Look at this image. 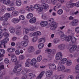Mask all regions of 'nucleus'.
<instances>
[{"mask_svg":"<svg viewBox=\"0 0 79 79\" xmlns=\"http://www.w3.org/2000/svg\"><path fill=\"white\" fill-rule=\"evenodd\" d=\"M11 22L13 24H17L19 22V20L18 18H13L11 19Z\"/></svg>","mask_w":79,"mask_h":79,"instance_id":"obj_14","label":"nucleus"},{"mask_svg":"<svg viewBox=\"0 0 79 79\" xmlns=\"http://www.w3.org/2000/svg\"><path fill=\"white\" fill-rule=\"evenodd\" d=\"M19 58L20 60H23L24 59V56L23 55H21L19 56Z\"/></svg>","mask_w":79,"mask_h":79,"instance_id":"obj_54","label":"nucleus"},{"mask_svg":"<svg viewBox=\"0 0 79 79\" xmlns=\"http://www.w3.org/2000/svg\"><path fill=\"white\" fill-rule=\"evenodd\" d=\"M49 25L52 26L50 29L52 31H55L57 28V25L56 23V22H53L52 23H50Z\"/></svg>","mask_w":79,"mask_h":79,"instance_id":"obj_9","label":"nucleus"},{"mask_svg":"<svg viewBox=\"0 0 79 79\" xmlns=\"http://www.w3.org/2000/svg\"><path fill=\"white\" fill-rule=\"evenodd\" d=\"M24 33H25L26 34H29V29H28V28H24L23 32V34H24Z\"/></svg>","mask_w":79,"mask_h":79,"instance_id":"obj_38","label":"nucleus"},{"mask_svg":"<svg viewBox=\"0 0 79 79\" xmlns=\"http://www.w3.org/2000/svg\"><path fill=\"white\" fill-rule=\"evenodd\" d=\"M21 27L19 26H17L15 28L13 27H10L9 31L10 33L14 34L15 32L16 35H21Z\"/></svg>","mask_w":79,"mask_h":79,"instance_id":"obj_1","label":"nucleus"},{"mask_svg":"<svg viewBox=\"0 0 79 79\" xmlns=\"http://www.w3.org/2000/svg\"><path fill=\"white\" fill-rule=\"evenodd\" d=\"M51 2L54 5H56V3H57V0H51Z\"/></svg>","mask_w":79,"mask_h":79,"instance_id":"obj_50","label":"nucleus"},{"mask_svg":"<svg viewBox=\"0 0 79 79\" xmlns=\"http://www.w3.org/2000/svg\"><path fill=\"white\" fill-rule=\"evenodd\" d=\"M25 10L26 11H30L31 10V9L29 6H27L25 8Z\"/></svg>","mask_w":79,"mask_h":79,"instance_id":"obj_57","label":"nucleus"},{"mask_svg":"<svg viewBox=\"0 0 79 79\" xmlns=\"http://www.w3.org/2000/svg\"><path fill=\"white\" fill-rule=\"evenodd\" d=\"M2 2L3 4L7 5H9L10 4V0H3L2 1Z\"/></svg>","mask_w":79,"mask_h":79,"instance_id":"obj_31","label":"nucleus"},{"mask_svg":"<svg viewBox=\"0 0 79 79\" xmlns=\"http://www.w3.org/2000/svg\"><path fill=\"white\" fill-rule=\"evenodd\" d=\"M71 71V70L69 69H66L64 71V72L66 73H70Z\"/></svg>","mask_w":79,"mask_h":79,"instance_id":"obj_61","label":"nucleus"},{"mask_svg":"<svg viewBox=\"0 0 79 79\" xmlns=\"http://www.w3.org/2000/svg\"><path fill=\"white\" fill-rule=\"evenodd\" d=\"M41 52V50L40 49L38 50L35 52V54H36V55H39V54H40Z\"/></svg>","mask_w":79,"mask_h":79,"instance_id":"obj_52","label":"nucleus"},{"mask_svg":"<svg viewBox=\"0 0 79 79\" xmlns=\"http://www.w3.org/2000/svg\"><path fill=\"white\" fill-rule=\"evenodd\" d=\"M45 74L46 77H49L52 76V74H53V72L50 70H48L46 72Z\"/></svg>","mask_w":79,"mask_h":79,"instance_id":"obj_15","label":"nucleus"},{"mask_svg":"<svg viewBox=\"0 0 79 79\" xmlns=\"http://www.w3.org/2000/svg\"><path fill=\"white\" fill-rule=\"evenodd\" d=\"M4 65H1L0 66V78H2L3 77V76L5 75V73H3V72L1 71V70L4 69Z\"/></svg>","mask_w":79,"mask_h":79,"instance_id":"obj_12","label":"nucleus"},{"mask_svg":"<svg viewBox=\"0 0 79 79\" xmlns=\"http://www.w3.org/2000/svg\"><path fill=\"white\" fill-rule=\"evenodd\" d=\"M15 49L13 48H9L7 49L8 52L10 53L15 52Z\"/></svg>","mask_w":79,"mask_h":79,"instance_id":"obj_39","label":"nucleus"},{"mask_svg":"<svg viewBox=\"0 0 79 79\" xmlns=\"http://www.w3.org/2000/svg\"><path fill=\"white\" fill-rule=\"evenodd\" d=\"M29 42V40H26L25 41H22L21 43V44L23 47H27L28 44L27 43Z\"/></svg>","mask_w":79,"mask_h":79,"instance_id":"obj_13","label":"nucleus"},{"mask_svg":"<svg viewBox=\"0 0 79 79\" xmlns=\"http://www.w3.org/2000/svg\"><path fill=\"white\" fill-rule=\"evenodd\" d=\"M63 54L61 52L57 53L56 56V60H60L62 59Z\"/></svg>","mask_w":79,"mask_h":79,"instance_id":"obj_7","label":"nucleus"},{"mask_svg":"<svg viewBox=\"0 0 79 79\" xmlns=\"http://www.w3.org/2000/svg\"><path fill=\"white\" fill-rule=\"evenodd\" d=\"M23 40H28L29 39V37L27 35H25L23 38Z\"/></svg>","mask_w":79,"mask_h":79,"instance_id":"obj_60","label":"nucleus"},{"mask_svg":"<svg viewBox=\"0 0 79 79\" xmlns=\"http://www.w3.org/2000/svg\"><path fill=\"white\" fill-rule=\"evenodd\" d=\"M67 79H74V76L72 75H70L68 77Z\"/></svg>","mask_w":79,"mask_h":79,"instance_id":"obj_55","label":"nucleus"},{"mask_svg":"<svg viewBox=\"0 0 79 79\" xmlns=\"http://www.w3.org/2000/svg\"><path fill=\"white\" fill-rule=\"evenodd\" d=\"M55 20L53 19V18H51L49 20H48V22L50 23H49V24H52V23H55V22H54Z\"/></svg>","mask_w":79,"mask_h":79,"instance_id":"obj_48","label":"nucleus"},{"mask_svg":"<svg viewBox=\"0 0 79 79\" xmlns=\"http://www.w3.org/2000/svg\"><path fill=\"white\" fill-rule=\"evenodd\" d=\"M78 20L77 19L73 20L71 23L72 26H77L78 24Z\"/></svg>","mask_w":79,"mask_h":79,"instance_id":"obj_22","label":"nucleus"},{"mask_svg":"<svg viewBox=\"0 0 79 79\" xmlns=\"http://www.w3.org/2000/svg\"><path fill=\"white\" fill-rule=\"evenodd\" d=\"M40 24L42 27H45L48 25V22L45 21H42L41 22Z\"/></svg>","mask_w":79,"mask_h":79,"instance_id":"obj_17","label":"nucleus"},{"mask_svg":"<svg viewBox=\"0 0 79 79\" xmlns=\"http://www.w3.org/2000/svg\"><path fill=\"white\" fill-rule=\"evenodd\" d=\"M11 60L13 62H16L17 60L16 57L15 56H11Z\"/></svg>","mask_w":79,"mask_h":79,"instance_id":"obj_36","label":"nucleus"},{"mask_svg":"<svg viewBox=\"0 0 79 79\" xmlns=\"http://www.w3.org/2000/svg\"><path fill=\"white\" fill-rule=\"evenodd\" d=\"M72 64V62L71 60H69V61L67 60L66 63V65L68 66H71V65Z\"/></svg>","mask_w":79,"mask_h":79,"instance_id":"obj_45","label":"nucleus"},{"mask_svg":"<svg viewBox=\"0 0 79 79\" xmlns=\"http://www.w3.org/2000/svg\"><path fill=\"white\" fill-rule=\"evenodd\" d=\"M65 68V66L64 65H62L59 66L57 69V70L58 71H61L63 70H64Z\"/></svg>","mask_w":79,"mask_h":79,"instance_id":"obj_18","label":"nucleus"},{"mask_svg":"<svg viewBox=\"0 0 79 79\" xmlns=\"http://www.w3.org/2000/svg\"><path fill=\"white\" fill-rule=\"evenodd\" d=\"M45 74V72H42L40 74V75L37 77L36 79H40L42 77V76H43L44 74Z\"/></svg>","mask_w":79,"mask_h":79,"instance_id":"obj_33","label":"nucleus"},{"mask_svg":"<svg viewBox=\"0 0 79 79\" xmlns=\"http://www.w3.org/2000/svg\"><path fill=\"white\" fill-rule=\"evenodd\" d=\"M25 19V17L23 15H20L19 17V21H20V20H24Z\"/></svg>","mask_w":79,"mask_h":79,"instance_id":"obj_41","label":"nucleus"},{"mask_svg":"<svg viewBox=\"0 0 79 79\" xmlns=\"http://www.w3.org/2000/svg\"><path fill=\"white\" fill-rule=\"evenodd\" d=\"M1 10L2 12L5 11V10H6V7L4 6H2L1 8Z\"/></svg>","mask_w":79,"mask_h":79,"instance_id":"obj_43","label":"nucleus"},{"mask_svg":"<svg viewBox=\"0 0 79 79\" xmlns=\"http://www.w3.org/2000/svg\"><path fill=\"white\" fill-rule=\"evenodd\" d=\"M35 8L36 9L37 13H40L43 10V8L39 6V5L36 4L35 5Z\"/></svg>","mask_w":79,"mask_h":79,"instance_id":"obj_8","label":"nucleus"},{"mask_svg":"<svg viewBox=\"0 0 79 79\" xmlns=\"http://www.w3.org/2000/svg\"><path fill=\"white\" fill-rule=\"evenodd\" d=\"M35 50L34 48V47L30 46L29 47L28 52L29 53H31V52H34Z\"/></svg>","mask_w":79,"mask_h":79,"instance_id":"obj_26","label":"nucleus"},{"mask_svg":"<svg viewBox=\"0 0 79 79\" xmlns=\"http://www.w3.org/2000/svg\"><path fill=\"white\" fill-rule=\"evenodd\" d=\"M35 22H36V19L35 17L32 18L29 20V23L31 24L35 23Z\"/></svg>","mask_w":79,"mask_h":79,"instance_id":"obj_28","label":"nucleus"},{"mask_svg":"<svg viewBox=\"0 0 79 79\" xmlns=\"http://www.w3.org/2000/svg\"><path fill=\"white\" fill-rule=\"evenodd\" d=\"M34 34L36 36L34 37L32 40H38L39 38L37 36H40V35H41L42 33H41V32L40 31H37L35 32Z\"/></svg>","mask_w":79,"mask_h":79,"instance_id":"obj_11","label":"nucleus"},{"mask_svg":"<svg viewBox=\"0 0 79 79\" xmlns=\"http://www.w3.org/2000/svg\"><path fill=\"white\" fill-rule=\"evenodd\" d=\"M60 34H62V35L60 36L61 39H64V40H72V39H74V40H77V39L76 38L74 37H73L72 38V36L70 35L68 36L66 38V36L64 35V33L62 31H60Z\"/></svg>","mask_w":79,"mask_h":79,"instance_id":"obj_2","label":"nucleus"},{"mask_svg":"<svg viewBox=\"0 0 79 79\" xmlns=\"http://www.w3.org/2000/svg\"><path fill=\"white\" fill-rule=\"evenodd\" d=\"M33 14L32 13H29L28 14L27 16V19H31L33 17Z\"/></svg>","mask_w":79,"mask_h":79,"instance_id":"obj_35","label":"nucleus"},{"mask_svg":"<svg viewBox=\"0 0 79 79\" xmlns=\"http://www.w3.org/2000/svg\"><path fill=\"white\" fill-rule=\"evenodd\" d=\"M2 35L5 36V37H8L9 36V33L7 32H5Z\"/></svg>","mask_w":79,"mask_h":79,"instance_id":"obj_51","label":"nucleus"},{"mask_svg":"<svg viewBox=\"0 0 79 79\" xmlns=\"http://www.w3.org/2000/svg\"><path fill=\"white\" fill-rule=\"evenodd\" d=\"M19 15V12L16 10H13L11 14L12 16H17Z\"/></svg>","mask_w":79,"mask_h":79,"instance_id":"obj_21","label":"nucleus"},{"mask_svg":"<svg viewBox=\"0 0 79 79\" xmlns=\"http://www.w3.org/2000/svg\"><path fill=\"white\" fill-rule=\"evenodd\" d=\"M37 63V60L36 59H33L31 62V66H35Z\"/></svg>","mask_w":79,"mask_h":79,"instance_id":"obj_20","label":"nucleus"},{"mask_svg":"<svg viewBox=\"0 0 79 79\" xmlns=\"http://www.w3.org/2000/svg\"><path fill=\"white\" fill-rule=\"evenodd\" d=\"M5 50L3 49H0V57L2 58L4 56V55L3 54H5Z\"/></svg>","mask_w":79,"mask_h":79,"instance_id":"obj_27","label":"nucleus"},{"mask_svg":"<svg viewBox=\"0 0 79 79\" xmlns=\"http://www.w3.org/2000/svg\"><path fill=\"white\" fill-rule=\"evenodd\" d=\"M32 73H30L28 74V76L29 77V79H31L32 78Z\"/></svg>","mask_w":79,"mask_h":79,"instance_id":"obj_62","label":"nucleus"},{"mask_svg":"<svg viewBox=\"0 0 79 79\" xmlns=\"http://www.w3.org/2000/svg\"><path fill=\"white\" fill-rule=\"evenodd\" d=\"M48 66L49 67L50 69H51V70H52V71H55V70H56V65L54 64H48Z\"/></svg>","mask_w":79,"mask_h":79,"instance_id":"obj_6","label":"nucleus"},{"mask_svg":"<svg viewBox=\"0 0 79 79\" xmlns=\"http://www.w3.org/2000/svg\"><path fill=\"white\" fill-rule=\"evenodd\" d=\"M9 41V40H3L0 41V48H2V46H3L4 48H6L5 47V44H6Z\"/></svg>","mask_w":79,"mask_h":79,"instance_id":"obj_10","label":"nucleus"},{"mask_svg":"<svg viewBox=\"0 0 79 79\" xmlns=\"http://www.w3.org/2000/svg\"><path fill=\"white\" fill-rule=\"evenodd\" d=\"M14 4H15V3L13 1H11L10 0V2L9 5L10 6H13V5H14Z\"/></svg>","mask_w":79,"mask_h":79,"instance_id":"obj_53","label":"nucleus"},{"mask_svg":"<svg viewBox=\"0 0 79 79\" xmlns=\"http://www.w3.org/2000/svg\"><path fill=\"white\" fill-rule=\"evenodd\" d=\"M38 43L39 44H39L38 45V48L39 49H41L42 48H43L44 47V43H45V40H38Z\"/></svg>","mask_w":79,"mask_h":79,"instance_id":"obj_5","label":"nucleus"},{"mask_svg":"<svg viewBox=\"0 0 79 79\" xmlns=\"http://www.w3.org/2000/svg\"><path fill=\"white\" fill-rule=\"evenodd\" d=\"M51 79H59V78L58 77L57 75H55L52 77Z\"/></svg>","mask_w":79,"mask_h":79,"instance_id":"obj_63","label":"nucleus"},{"mask_svg":"<svg viewBox=\"0 0 79 79\" xmlns=\"http://www.w3.org/2000/svg\"><path fill=\"white\" fill-rule=\"evenodd\" d=\"M57 77L59 78V79H61L64 77V75H61L60 76L57 75Z\"/></svg>","mask_w":79,"mask_h":79,"instance_id":"obj_56","label":"nucleus"},{"mask_svg":"<svg viewBox=\"0 0 79 79\" xmlns=\"http://www.w3.org/2000/svg\"><path fill=\"white\" fill-rule=\"evenodd\" d=\"M23 69V66L20 64H17L14 69V72L15 73H18L20 72Z\"/></svg>","mask_w":79,"mask_h":79,"instance_id":"obj_3","label":"nucleus"},{"mask_svg":"<svg viewBox=\"0 0 79 79\" xmlns=\"http://www.w3.org/2000/svg\"><path fill=\"white\" fill-rule=\"evenodd\" d=\"M77 50V51H79V45L77 47L76 45H74L72 46L71 48H70L69 49V52L70 53H74L76 50Z\"/></svg>","mask_w":79,"mask_h":79,"instance_id":"obj_4","label":"nucleus"},{"mask_svg":"<svg viewBox=\"0 0 79 79\" xmlns=\"http://www.w3.org/2000/svg\"><path fill=\"white\" fill-rule=\"evenodd\" d=\"M42 59V56L41 55L39 56L37 58V62H40Z\"/></svg>","mask_w":79,"mask_h":79,"instance_id":"obj_37","label":"nucleus"},{"mask_svg":"<svg viewBox=\"0 0 79 79\" xmlns=\"http://www.w3.org/2000/svg\"><path fill=\"white\" fill-rule=\"evenodd\" d=\"M45 74V72H42L40 74V75L37 77L36 79H40L42 77V76H43L44 74Z\"/></svg>","mask_w":79,"mask_h":79,"instance_id":"obj_32","label":"nucleus"},{"mask_svg":"<svg viewBox=\"0 0 79 79\" xmlns=\"http://www.w3.org/2000/svg\"><path fill=\"white\" fill-rule=\"evenodd\" d=\"M9 60H8V58H6L4 60V62L6 64H8L9 63Z\"/></svg>","mask_w":79,"mask_h":79,"instance_id":"obj_58","label":"nucleus"},{"mask_svg":"<svg viewBox=\"0 0 79 79\" xmlns=\"http://www.w3.org/2000/svg\"><path fill=\"white\" fill-rule=\"evenodd\" d=\"M30 69H24L22 70V73L23 74H24L26 73H29L30 72Z\"/></svg>","mask_w":79,"mask_h":79,"instance_id":"obj_29","label":"nucleus"},{"mask_svg":"<svg viewBox=\"0 0 79 79\" xmlns=\"http://www.w3.org/2000/svg\"><path fill=\"white\" fill-rule=\"evenodd\" d=\"M41 8H44V9H49V6L48 4H46L45 3H43L41 5Z\"/></svg>","mask_w":79,"mask_h":79,"instance_id":"obj_24","label":"nucleus"},{"mask_svg":"<svg viewBox=\"0 0 79 79\" xmlns=\"http://www.w3.org/2000/svg\"><path fill=\"white\" fill-rule=\"evenodd\" d=\"M15 4L17 6H20L22 5V2L21 0H17L15 2Z\"/></svg>","mask_w":79,"mask_h":79,"instance_id":"obj_23","label":"nucleus"},{"mask_svg":"<svg viewBox=\"0 0 79 79\" xmlns=\"http://www.w3.org/2000/svg\"><path fill=\"white\" fill-rule=\"evenodd\" d=\"M35 29H36V27L34 26H31L29 28V30L31 31H34Z\"/></svg>","mask_w":79,"mask_h":79,"instance_id":"obj_40","label":"nucleus"},{"mask_svg":"<svg viewBox=\"0 0 79 79\" xmlns=\"http://www.w3.org/2000/svg\"><path fill=\"white\" fill-rule=\"evenodd\" d=\"M45 52L46 53H50L52 52V49H47L45 50Z\"/></svg>","mask_w":79,"mask_h":79,"instance_id":"obj_49","label":"nucleus"},{"mask_svg":"<svg viewBox=\"0 0 79 79\" xmlns=\"http://www.w3.org/2000/svg\"><path fill=\"white\" fill-rule=\"evenodd\" d=\"M63 10L62 9H60L57 11V13L58 15H61L63 14Z\"/></svg>","mask_w":79,"mask_h":79,"instance_id":"obj_47","label":"nucleus"},{"mask_svg":"<svg viewBox=\"0 0 79 79\" xmlns=\"http://www.w3.org/2000/svg\"><path fill=\"white\" fill-rule=\"evenodd\" d=\"M4 16L6 17V18H7V19H8V18H10V16H11V15H10V14L7 13L5 14Z\"/></svg>","mask_w":79,"mask_h":79,"instance_id":"obj_42","label":"nucleus"},{"mask_svg":"<svg viewBox=\"0 0 79 79\" xmlns=\"http://www.w3.org/2000/svg\"><path fill=\"white\" fill-rule=\"evenodd\" d=\"M67 61H68V60L66 58H64L62 59L59 62V64L61 63V64H64V63H67Z\"/></svg>","mask_w":79,"mask_h":79,"instance_id":"obj_30","label":"nucleus"},{"mask_svg":"<svg viewBox=\"0 0 79 79\" xmlns=\"http://www.w3.org/2000/svg\"><path fill=\"white\" fill-rule=\"evenodd\" d=\"M75 31L77 33H79V27H77L75 28Z\"/></svg>","mask_w":79,"mask_h":79,"instance_id":"obj_59","label":"nucleus"},{"mask_svg":"<svg viewBox=\"0 0 79 79\" xmlns=\"http://www.w3.org/2000/svg\"><path fill=\"white\" fill-rule=\"evenodd\" d=\"M75 69L79 71V64L77 65L75 67Z\"/></svg>","mask_w":79,"mask_h":79,"instance_id":"obj_64","label":"nucleus"},{"mask_svg":"<svg viewBox=\"0 0 79 79\" xmlns=\"http://www.w3.org/2000/svg\"><path fill=\"white\" fill-rule=\"evenodd\" d=\"M61 6V5L60 3H57L56 4V6H54L53 10L54 11H57V8H60Z\"/></svg>","mask_w":79,"mask_h":79,"instance_id":"obj_19","label":"nucleus"},{"mask_svg":"<svg viewBox=\"0 0 79 79\" xmlns=\"http://www.w3.org/2000/svg\"><path fill=\"white\" fill-rule=\"evenodd\" d=\"M2 26H1L0 28V39H1L2 37H3V34H2V32H3V30L1 29H2Z\"/></svg>","mask_w":79,"mask_h":79,"instance_id":"obj_46","label":"nucleus"},{"mask_svg":"<svg viewBox=\"0 0 79 79\" xmlns=\"http://www.w3.org/2000/svg\"><path fill=\"white\" fill-rule=\"evenodd\" d=\"M19 12L20 13H21V14H24V13H26V11L23 9H21L19 10Z\"/></svg>","mask_w":79,"mask_h":79,"instance_id":"obj_44","label":"nucleus"},{"mask_svg":"<svg viewBox=\"0 0 79 79\" xmlns=\"http://www.w3.org/2000/svg\"><path fill=\"white\" fill-rule=\"evenodd\" d=\"M6 10L8 11H14V10H15V7H7L6 8Z\"/></svg>","mask_w":79,"mask_h":79,"instance_id":"obj_34","label":"nucleus"},{"mask_svg":"<svg viewBox=\"0 0 79 79\" xmlns=\"http://www.w3.org/2000/svg\"><path fill=\"white\" fill-rule=\"evenodd\" d=\"M8 19L4 15L0 18L1 21H3V22H6V21H8Z\"/></svg>","mask_w":79,"mask_h":79,"instance_id":"obj_25","label":"nucleus"},{"mask_svg":"<svg viewBox=\"0 0 79 79\" xmlns=\"http://www.w3.org/2000/svg\"><path fill=\"white\" fill-rule=\"evenodd\" d=\"M65 44H61L58 46V48L60 50H63L65 49Z\"/></svg>","mask_w":79,"mask_h":79,"instance_id":"obj_16","label":"nucleus"}]
</instances>
